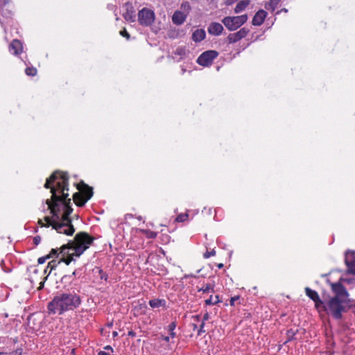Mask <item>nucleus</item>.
<instances>
[{
    "label": "nucleus",
    "mask_w": 355,
    "mask_h": 355,
    "mask_svg": "<svg viewBox=\"0 0 355 355\" xmlns=\"http://www.w3.org/2000/svg\"><path fill=\"white\" fill-rule=\"evenodd\" d=\"M68 176L63 172L55 171L46 180L44 187L51 189L52 196L46 202L52 214V219L46 216L45 223L40 219L38 223L41 227L52 226L58 233L72 235L75 229L69 218L73 209L70 205L71 199L68 198Z\"/></svg>",
    "instance_id": "f257e3e1"
},
{
    "label": "nucleus",
    "mask_w": 355,
    "mask_h": 355,
    "mask_svg": "<svg viewBox=\"0 0 355 355\" xmlns=\"http://www.w3.org/2000/svg\"><path fill=\"white\" fill-rule=\"evenodd\" d=\"M332 291L335 296L328 302H323V306L320 308V312L324 311L335 319H340L343 313L347 311L349 308V295L340 283L331 284Z\"/></svg>",
    "instance_id": "f03ea898"
},
{
    "label": "nucleus",
    "mask_w": 355,
    "mask_h": 355,
    "mask_svg": "<svg viewBox=\"0 0 355 355\" xmlns=\"http://www.w3.org/2000/svg\"><path fill=\"white\" fill-rule=\"evenodd\" d=\"M94 240V238L86 232H81L78 233L73 241H70L67 245H63L60 248V253H62L63 256L68 254V252H66L67 250H73L74 252L70 254L67 258L63 257L60 261H63L67 265H69L73 260V256H80L89 248Z\"/></svg>",
    "instance_id": "7ed1b4c3"
},
{
    "label": "nucleus",
    "mask_w": 355,
    "mask_h": 355,
    "mask_svg": "<svg viewBox=\"0 0 355 355\" xmlns=\"http://www.w3.org/2000/svg\"><path fill=\"white\" fill-rule=\"evenodd\" d=\"M80 302V297L75 293H61L55 296L49 303L48 311L49 313L61 315L65 311L76 309Z\"/></svg>",
    "instance_id": "20e7f679"
},
{
    "label": "nucleus",
    "mask_w": 355,
    "mask_h": 355,
    "mask_svg": "<svg viewBox=\"0 0 355 355\" xmlns=\"http://www.w3.org/2000/svg\"><path fill=\"white\" fill-rule=\"evenodd\" d=\"M83 188L78 186L77 189L82 192H76L73 195L74 202L79 207L83 206L93 196L92 188L83 183Z\"/></svg>",
    "instance_id": "39448f33"
},
{
    "label": "nucleus",
    "mask_w": 355,
    "mask_h": 355,
    "mask_svg": "<svg viewBox=\"0 0 355 355\" xmlns=\"http://www.w3.org/2000/svg\"><path fill=\"white\" fill-rule=\"evenodd\" d=\"M247 20V15H242L240 16L225 17L223 19L222 22L229 31H232L240 28Z\"/></svg>",
    "instance_id": "423d86ee"
},
{
    "label": "nucleus",
    "mask_w": 355,
    "mask_h": 355,
    "mask_svg": "<svg viewBox=\"0 0 355 355\" xmlns=\"http://www.w3.org/2000/svg\"><path fill=\"white\" fill-rule=\"evenodd\" d=\"M155 12L147 8H144L138 12V21L144 26H150L155 21Z\"/></svg>",
    "instance_id": "0eeeda50"
},
{
    "label": "nucleus",
    "mask_w": 355,
    "mask_h": 355,
    "mask_svg": "<svg viewBox=\"0 0 355 355\" xmlns=\"http://www.w3.org/2000/svg\"><path fill=\"white\" fill-rule=\"evenodd\" d=\"M218 55V53L216 51H207L198 58L197 62L204 67L209 66Z\"/></svg>",
    "instance_id": "6e6552de"
},
{
    "label": "nucleus",
    "mask_w": 355,
    "mask_h": 355,
    "mask_svg": "<svg viewBox=\"0 0 355 355\" xmlns=\"http://www.w3.org/2000/svg\"><path fill=\"white\" fill-rule=\"evenodd\" d=\"M306 295L315 303V307L320 312V308L323 306V301L320 300L318 293L309 287L305 288Z\"/></svg>",
    "instance_id": "1a4fd4ad"
},
{
    "label": "nucleus",
    "mask_w": 355,
    "mask_h": 355,
    "mask_svg": "<svg viewBox=\"0 0 355 355\" xmlns=\"http://www.w3.org/2000/svg\"><path fill=\"white\" fill-rule=\"evenodd\" d=\"M345 263L348 268V272L355 274V252H347L345 254Z\"/></svg>",
    "instance_id": "9d476101"
},
{
    "label": "nucleus",
    "mask_w": 355,
    "mask_h": 355,
    "mask_svg": "<svg viewBox=\"0 0 355 355\" xmlns=\"http://www.w3.org/2000/svg\"><path fill=\"white\" fill-rule=\"evenodd\" d=\"M248 32L249 31L247 28H243L236 33L230 34L227 37V40L230 43H235L245 37Z\"/></svg>",
    "instance_id": "9b49d317"
},
{
    "label": "nucleus",
    "mask_w": 355,
    "mask_h": 355,
    "mask_svg": "<svg viewBox=\"0 0 355 355\" xmlns=\"http://www.w3.org/2000/svg\"><path fill=\"white\" fill-rule=\"evenodd\" d=\"M207 31L210 35H220L223 31V26L220 23L212 22L208 26Z\"/></svg>",
    "instance_id": "f8f14e48"
},
{
    "label": "nucleus",
    "mask_w": 355,
    "mask_h": 355,
    "mask_svg": "<svg viewBox=\"0 0 355 355\" xmlns=\"http://www.w3.org/2000/svg\"><path fill=\"white\" fill-rule=\"evenodd\" d=\"M267 16V13L263 10H259L254 16L252 19V24L254 26H260L261 25L266 17Z\"/></svg>",
    "instance_id": "ddd939ff"
},
{
    "label": "nucleus",
    "mask_w": 355,
    "mask_h": 355,
    "mask_svg": "<svg viewBox=\"0 0 355 355\" xmlns=\"http://www.w3.org/2000/svg\"><path fill=\"white\" fill-rule=\"evenodd\" d=\"M187 17L186 13L177 10L172 17V21L174 24L181 25L185 21Z\"/></svg>",
    "instance_id": "4468645a"
},
{
    "label": "nucleus",
    "mask_w": 355,
    "mask_h": 355,
    "mask_svg": "<svg viewBox=\"0 0 355 355\" xmlns=\"http://www.w3.org/2000/svg\"><path fill=\"white\" fill-rule=\"evenodd\" d=\"M9 51L14 55H18L22 51V44L20 41L14 40L9 46Z\"/></svg>",
    "instance_id": "2eb2a0df"
},
{
    "label": "nucleus",
    "mask_w": 355,
    "mask_h": 355,
    "mask_svg": "<svg viewBox=\"0 0 355 355\" xmlns=\"http://www.w3.org/2000/svg\"><path fill=\"white\" fill-rule=\"evenodd\" d=\"M205 35L206 33L203 29H196L192 34V40L196 42H199L205 39Z\"/></svg>",
    "instance_id": "dca6fc26"
},
{
    "label": "nucleus",
    "mask_w": 355,
    "mask_h": 355,
    "mask_svg": "<svg viewBox=\"0 0 355 355\" xmlns=\"http://www.w3.org/2000/svg\"><path fill=\"white\" fill-rule=\"evenodd\" d=\"M250 0H242L240 1L236 6L234 8V12L236 13H240L243 10L245 9V8L250 4Z\"/></svg>",
    "instance_id": "f3484780"
},
{
    "label": "nucleus",
    "mask_w": 355,
    "mask_h": 355,
    "mask_svg": "<svg viewBox=\"0 0 355 355\" xmlns=\"http://www.w3.org/2000/svg\"><path fill=\"white\" fill-rule=\"evenodd\" d=\"M165 304H166V301L164 300L154 299V300H150V302H149V305L153 309L164 306Z\"/></svg>",
    "instance_id": "a211bd4d"
},
{
    "label": "nucleus",
    "mask_w": 355,
    "mask_h": 355,
    "mask_svg": "<svg viewBox=\"0 0 355 355\" xmlns=\"http://www.w3.org/2000/svg\"><path fill=\"white\" fill-rule=\"evenodd\" d=\"M279 3V0H270L265 5V8L270 12H274Z\"/></svg>",
    "instance_id": "6ab92c4d"
},
{
    "label": "nucleus",
    "mask_w": 355,
    "mask_h": 355,
    "mask_svg": "<svg viewBox=\"0 0 355 355\" xmlns=\"http://www.w3.org/2000/svg\"><path fill=\"white\" fill-rule=\"evenodd\" d=\"M139 232L144 234L148 239H155L157 235V232L150 230H140Z\"/></svg>",
    "instance_id": "aec40b11"
},
{
    "label": "nucleus",
    "mask_w": 355,
    "mask_h": 355,
    "mask_svg": "<svg viewBox=\"0 0 355 355\" xmlns=\"http://www.w3.org/2000/svg\"><path fill=\"white\" fill-rule=\"evenodd\" d=\"M220 302L219 296L216 295L214 297L210 296V297L205 300L207 305H214Z\"/></svg>",
    "instance_id": "412c9836"
},
{
    "label": "nucleus",
    "mask_w": 355,
    "mask_h": 355,
    "mask_svg": "<svg viewBox=\"0 0 355 355\" xmlns=\"http://www.w3.org/2000/svg\"><path fill=\"white\" fill-rule=\"evenodd\" d=\"M190 10H191V6H190V4H189V2L185 1V2H183L181 4L180 10V11H182L184 13H186V15H188V14L189 13Z\"/></svg>",
    "instance_id": "4be33fe9"
},
{
    "label": "nucleus",
    "mask_w": 355,
    "mask_h": 355,
    "mask_svg": "<svg viewBox=\"0 0 355 355\" xmlns=\"http://www.w3.org/2000/svg\"><path fill=\"white\" fill-rule=\"evenodd\" d=\"M60 262V261H57L55 260L50 261L47 266V268L44 270V272L46 273L47 272V270L49 269V273H50L53 269H55L57 267L58 264Z\"/></svg>",
    "instance_id": "5701e85b"
},
{
    "label": "nucleus",
    "mask_w": 355,
    "mask_h": 355,
    "mask_svg": "<svg viewBox=\"0 0 355 355\" xmlns=\"http://www.w3.org/2000/svg\"><path fill=\"white\" fill-rule=\"evenodd\" d=\"M189 218V214L187 213H184V214H179L175 220L178 223H181V222H184V221H186Z\"/></svg>",
    "instance_id": "b1692460"
},
{
    "label": "nucleus",
    "mask_w": 355,
    "mask_h": 355,
    "mask_svg": "<svg viewBox=\"0 0 355 355\" xmlns=\"http://www.w3.org/2000/svg\"><path fill=\"white\" fill-rule=\"evenodd\" d=\"M25 72L28 76H34L37 73V69L34 67H27Z\"/></svg>",
    "instance_id": "393cba45"
},
{
    "label": "nucleus",
    "mask_w": 355,
    "mask_h": 355,
    "mask_svg": "<svg viewBox=\"0 0 355 355\" xmlns=\"http://www.w3.org/2000/svg\"><path fill=\"white\" fill-rule=\"evenodd\" d=\"M124 18L130 21H135V16L132 15V12H130L128 11L126 13L124 14Z\"/></svg>",
    "instance_id": "a878e982"
},
{
    "label": "nucleus",
    "mask_w": 355,
    "mask_h": 355,
    "mask_svg": "<svg viewBox=\"0 0 355 355\" xmlns=\"http://www.w3.org/2000/svg\"><path fill=\"white\" fill-rule=\"evenodd\" d=\"M216 254V251L214 249H213L211 251L209 252V251H207L205 253H204L203 254V257L205 259H208L211 256H214Z\"/></svg>",
    "instance_id": "bb28decb"
},
{
    "label": "nucleus",
    "mask_w": 355,
    "mask_h": 355,
    "mask_svg": "<svg viewBox=\"0 0 355 355\" xmlns=\"http://www.w3.org/2000/svg\"><path fill=\"white\" fill-rule=\"evenodd\" d=\"M175 54H178L180 56H183L186 54V51H185V49L182 48V47H178L177 48V49L175 50Z\"/></svg>",
    "instance_id": "cd10ccee"
},
{
    "label": "nucleus",
    "mask_w": 355,
    "mask_h": 355,
    "mask_svg": "<svg viewBox=\"0 0 355 355\" xmlns=\"http://www.w3.org/2000/svg\"><path fill=\"white\" fill-rule=\"evenodd\" d=\"M120 35L123 37H126L128 40L130 38V35L129 33L127 32L126 29L125 28H123V30H121L120 31Z\"/></svg>",
    "instance_id": "c85d7f7f"
},
{
    "label": "nucleus",
    "mask_w": 355,
    "mask_h": 355,
    "mask_svg": "<svg viewBox=\"0 0 355 355\" xmlns=\"http://www.w3.org/2000/svg\"><path fill=\"white\" fill-rule=\"evenodd\" d=\"M340 280L342 282H346L347 284H354L355 282V279L354 278H349V279L342 278Z\"/></svg>",
    "instance_id": "c756f323"
},
{
    "label": "nucleus",
    "mask_w": 355,
    "mask_h": 355,
    "mask_svg": "<svg viewBox=\"0 0 355 355\" xmlns=\"http://www.w3.org/2000/svg\"><path fill=\"white\" fill-rule=\"evenodd\" d=\"M58 254V250L57 249H52L50 252V253L47 255V257L51 258Z\"/></svg>",
    "instance_id": "7c9ffc66"
},
{
    "label": "nucleus",
    "mask_w": 355,
    "mask_h": 355,
    "mask_svg": "<svg viewBox=\"0 0 355 355\" xmlns=\"http://www.w3.org/2000/svg\"><path fill=\"white\" fill-rule=\"evenodd\" d=\"M175 327H176V324L174 322H171L168 327V331L171 332V331H174V329H175Z\"/></svg>",
    "instance_id": "2f4dec72"
},
{
    "label": "nucleus",
    "mask_w": 355,
    "mask_h": 355,
    "mask_svg": "<svg viewBox=\"0 0 355 355\" xmlns=\"http://www.w3.org/2000/svg\"><path fill=\"white\" fill-rule=\"evenodd\" d=\"M22 351L21 349H17L15 351L8 354V355H21Z\"/></svg>",
    "instance_id": "473e14b6"
},
{
    "label": "nucleus",
    "mask_w": 355,
    "mask_h": 355,
    "mask_svg": "<svg viewBox=\"0 0 355 355\" xmlns=\"http://www.w3.org/2000/svg\"><path fill=\"white\" fill-rule=\"evenodd\" d=\"M47 259H49L47 257V255L46 257H40L37 260V262L40 264H43Z\"/></svg>",
    "instance_id": "72a5a7b5"
},
{
    "label": "nucleus",
    "mask_w": 355,
    "mask_h": 355,
    "mask_svg": "<svg viewBox=\"0 0 355 355\" xmlns=\"http://www.w3.org/2000/svg\"><path fill=\"white\" fill-rule=\"evenodd\" d=\"M205 322H202L200 324V329L198 331V334L200 335L202 333L205 332V330L204 329Z\"/></svg>",
    "instance_id": "f704fd0d"
},
{
    "label": "nucleus",
    "mask_w": 355,
    "mask_h": 355,
    "mask_svg": "<svg viewBox=\"0 0 355 355\" xmlns=\"http://www.w3.org/2000/svg\"><path fill=\"white\" fill-rule=\"evenodd\" d=\"M103 349H104V351L109 352L111 354H112L114 352L112 347L110 345H107V346L104 347Z\"/></svg>",
    "instance_id": "c9c22d12"
},
{
    "label": "nucleus",
    "mask_w": 355,
    "mask_h": 355,
    "mask_svg": "<svg viewBox=\"0 0 355 355\" xmlns=\"http://www.w3.org/2000/svg\"><path fill=\"white\" fill-rule=\"evenodd\" d=\"M41 241V238L39 236H35L33 239V243L35 245H37Z\"/></svg>",
    "instance_id": "e433bc0d"
},
{
    "label": "nucleus",
    "mask_w": 355,
    "mask_h": 355,
    "mask_svg": "<svg viewBox=\"0 0 355 355\" xmlns=\"http://www.w3.org/2000/svg\"><path fill=\"white\" fill-rule=\"evenodd\" d=\"M203 292L209 293V291H213V288L211 285H207L205 288L202 289Z\"/></svg>",
    "instance_id": "4c0bfd02"
},
{
    "label": "nucleus",
    "mask_w": 355,
    "mask_h": 355,
    "mask_svg": "<svg viewBox=\"0 0 355 355\" xmlns=\"http://www.w3.org/2000/svg\"><path fill=\"white\" fill-rule=\"evenodd\" d=\"M239 299V297H232L231 300H230V304L232 306H234V302L236 300H237Z\"/></svg>",
    "instance_id": "58836bf2"
},
{
    "label": "nucleus",
    "mask_w": 355,
    "mask_h": 355,
    "mask_svg": "<svg viewBox=\"0 0 355 355\" xmlns=\"http://www.w3.org/2000/svg\"><path fill=\"white\" fill-rule=\"evenodd\" d=\"M98 355H113V354H111L109 352L100 351L98 352Z\"/></svg>",
    "instance_id": "ea45409f"
},
{
    "label": "nucleus",
    "mask_w": 355,
    "mask_h": 355,
    "mask_svg": "<svg viewBox=\"0 0 355 355\" xmlns=\"http://www.w3.org/2000/svg\"><path fill=\"white\" fill-rule=\"evenodd\" d=\"M237 0H225V3L228 6L232 5L234 2H236Z\"/></svg>",
    "instance_id": "a19ab883"
},
{
    "label": "nucleus",
    "mask_w": 355,
    "mask_h": 355,
    "mask_svg": "<svg viewBox=\"0 0 355 355\" xmlns=\"http://www.w3.org/2000/svg\"><path fill=\"white\" fill-rule=\"evenodd\" d=\"M209 318V315L208 313H206L204 314L203 315V321L205 322V321L207 320Z\"/></svg>",
    "instance_id": "79ce46f5"
},
{
    "label": "nucleus",
    "mask_w": 355,
    "mask_h": 355,
    "mask_svg": "<svg viewBox=\"0 0 355 355\" xmlns=\"http://www.w3.org/2000/svg\"><path fill=\"white\" fill-rule=\"evenodd\" d=\"M169 333H170L171 337L174 338L175 336V333L174 331H171Z\"/></svg>",
    "instance_id": "37998d69"
},
{
    "label": "nucleus",
    "mask_w": 355,
    "mask_h": 355,
    "mask_svg": "<svg viewBox=\"0 0 355 355\" xmlns=\"http://www.w3.org/2000/svg\"><path fill=\"white\" fill-rule=\"evenodd\" d=\"M163 339H164L165 341H166V342H168V341H169V337H168V336H165V337H164V338H163Z\"/></svg>",
    "instance_id": "c03bdc74"
},
{
    "label": "nucleus",
    "mask_w": 355,
    "mask_h": 355,
    "mask_svg": "<svg viewBox=\"0 0 355 355\" xmlns=\"http://www.w3.org/2000/svg\"><path fill=\"white\" fill-rule=\"evenodd\" d=\"M218 267L219 268H222L223 267V263H218Z\"/></svg>",
    "instance_id": "a18cd8bd"
},
{
    "label": "nucleus",
    "mask_w": 355,
    "mask_h": 355,
    "mask_svg": "<svg viewBox=\"0 0 355 355\" xmlns=\"http://www.w3.org/2000/svg\"><path fill=\"white\" fill-rule=\"evenodd\" d=\"M117 335H118L117 332H116V331L113 332V336L114 337L116 336Z\"/></svg>",
    "instance_id": "49530a36"
},
{
    "label": "nucleus",
    "mask_w": 355,
    "mask_h": 355,
    "mask_svg": "<svg viewBox=\"0 0 355 355\" xmlns=\"http://www.w3.org/2000/svg\"><path fill=\"white\" fill-rule=\"evenodd\" d=\"M0 355H8V353L0 352Z\"/></svg>",
    "instance_id": "de8ad7c7"
},
{
    "label": "nucleus",
    "mask_w": 355,
    "mask_h": 355,
    "mask_svg": "<svg viewBox=\"0 0 355 355\" xmlns=\"http://www.w3.org/2000/svg\"><path fill=\"white\" fill-rule=\"evenodd\" d=\"M43 285H44V283H40V286L39 288H41L43 286Z\"/></svg>",
    "instance_id": "09e8293b"
},
{
    "label": "nucleus",
    "mask_w": 355,
    "mask_h": 355,
    "mask_svg": "<svg viewBox=\"0 0 355 355\" xmlns=\"http://www.w3.org/2000/svg\"><path fill=\"white\" fill-rule=\"evenodd\" d=\"M282 11L287 12V10L286 8H284V9L282 10Z\"/></svg>",
    "instance_id": "8fccbe9b"
},
{
    "label": "nucleus",
    "mask_w": 355,
    "mask_h": 355,
    "mask_svg": "<svg viewBox=\"0 0 355 355\" xmlns=\"http://www.w3.org/2000/svg\"><path fill=\"white\" fill-rule=\"evenodd\" d=\"M195 318H196L198 320L200 316L199 315H196Z\"/></svg>",
    "instance_id": "3c124183"
},
{
    "label": "nucleus",
    "mask_w": 355,
    "mask_h": 355,
    "mask_svg": "<svg viewBox=\"0 0 355 355\" xmlns=\"http://www.w3.org/2000/svg\"><path fill=\"white\" fill-rule=\"evenodd\" d=\"M197 328V325L194 324V329Z\"/></svg>",
    "instance_id": "603ef678"
}]
</instances>
